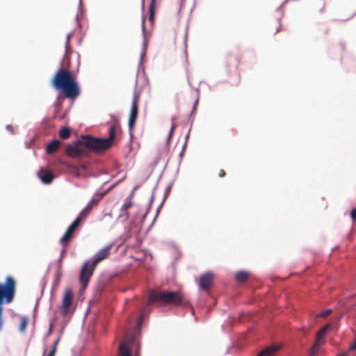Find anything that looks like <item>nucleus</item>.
I'll use <instances>...</instances> for the list:
<instances>
[{"mask_svg": "<svg viewBox=\"0 0 356 356\" xmlns=\"http://www.w3.org/2000/svg\"><path fill=\"white\" fill-rule=\"evenodd\" d=\"M108 134V138H95L89 135L83 136L81 140L67 145L65 149V154L72 158H79L86 154V149L97 153L105 152L113 143L115 136L114 126L110 127Z\"/></svg>", "mask_w": 356, "mask_h": 356, "instance_id": "f257e3e1", "label": "nucleus"}, {"mask_svg": "<svg viewBox=\"0 0 356 356\" xmlns=\"http://www.w3.org/2000/svg\"><path fill=\"white\" fill-rule=\"evenodd\" d=\"M51 83L55 89L62 92L65 98L74 100L80 95L76 76L68 69H59L53 76Z\"/></svg>", "mask_w": 356, "mask_h": 356, "instance_id": "f03ea898", "label": "nucleus"}, {"mask_svg": "<svg viewBox=\"0 0 356 356\" xmlns=\"http://www.w3.org/2000/svg\"><path fill=\"white\" fill-rule=\"evenodd\" d=\"M148 303L159 305H172L182 307H191L190 301L179 291H152L149 294Z\"/></svg>", "mask_w": 356, "mask_h": 356, "instance_id": "7ed1b4c3", "label": "nucleus"}, {"mask_svg": "<svg viewBox=\"0 0 356 356\" xmlns=\"http://www.w3.org/2000/svg\"><path fill=\"white\" fill-rule=\"evenodd\" d=\"M112 245H110L98 251L95 254L93 261L90 265L88 261L84 263L79 277V282L83 289L86 288L88 286L90 277L92 275L97 264L108 257Z\"/></svg>", "mask_w": 356, "mask_h": 356, "instance_id": "20e7f679", "label": "nucleus"}, {"mask_svg": "<svg viewBox=\"0 0 356 356\" xmlns=\"http://www.w3.org/2000/svg\"><path fill=\"white\" fill-rule=\"evenodd\" d=\"M74 298L73 290L71 288H67L65 290L64 295L63 296L61 305L60 307V315L65 317L73 313L74 309H72V302Z\"/></svg>", "mask_w": 356, "mask_h": 356, "instance_id": "39448f33", "label": "nucleus"}, {"mask_svg": "<svg viewBox=\"0 0 356 356\" xmlns=\"http://www.w3.org/2000/svg\"><path fill=\"white\" fill-rule=\"evenodd\" d=\"M332 327L330 323H327L316 334V339L311 348V354H316L320 348L325 343V333L328 329Z\"/></svg>", "mask_w": 356, "mask_h": 356, "instance_id": "423d86ee", "label": "nucleus"}, {"mask_svg": "<svg viewBox=\"0 0 356 356\" xmlns=\"http://www.w3.org/2000/svg\"><path fill=\"white\" fill-rule=\"evenodd\" d=\"M139 99V95L135 92L132 100L131 108L129 118V128L130 130L133 129L134 127L138 118Z\"/></svg>", "mask_w": 356, "mask_h": 356, "instance_id": "0eeeda50", "label": "nucleus"}, {"mask_svg": "<svg viewBox=\"0 0 356 356\" xmlns=\"http://www.w3.org/2000/svg\"><path fill=\"white\" fill-rule=\"evenodd\" d=\"M214 275L211 273H206L200 275L198 278V284L200 289L209 291L213 285Z\"/></svg>", "mask_w": 356, "mask_h": 356, "instance_id": "6e6552de", "label": "nucleus"}, {"mask_svg": "<svg viewBox=\"0 0 356 356\" xmlns=\"http://www.w3.org/2000/svg\"><path fill=\"white\" fill-rule=\"evenodd\" d=\"M79 219H75L67 229L63 236L60 239V243L63 246H65L68 241L72 238L76 229L79 226Z\"/></svg>", "mask_w": 356, "mask_h": 356, "instance_id": "1a4fd4ad", "label": "nucleus"}, {"mask_svg": "<svg viewBox=\"0 0 356 356\" xmlns=\"http://www.w3.org/2000/svg\"><path fill=\"white\" fill-rule=\"evenodd\" d=\"M134 196V192L132 191L129 196L126 198L124 203L121 207V214L120 216L124 217L125 219H128L129 218V213L128 212V209L133 206V198Z\"/></svg>", "mask_w": 356, "mask_h": 356, "instance_id": "9d476101", "label": "nucleus"}, {"mask_svg": "<svg viewBox=\"0 0 356 356\" xmlns=\"http://www.w3.org/2000/svg\"><path fill=\"white\" fill-rule=\"evenodd\" d=\"M134 339H126L120 343L119 347V356H131V345Z\"/></svg>", "mask_w": 356, "mask_h": 356, "instance_id": "9b49d317", "label": "nucleus"}, {"mask_svg": "<svg viewBox=\"0 0 356 356\" xmlns=\"http://www.w3.org/2000/svg\"><path fill=\"white\" fill-rule=\"evenodd\" d=\"M39 178L42 182L45 184H49L52 182L54 177L51 172L47 170L44 168H40L38 172Z\"/></svg>", "mask_w": 356, "mask_h": 356, "instance_id": "f8f14e48", "label": "nucleus"}, {"mask_svg": "<svg viewBox=\"0 0 356 356\" xmlns=\"http://www.w3.org/2000/svg\"><path fill=\"white\" fill-rule=\"evenodd\" d=\"M280 348L279 346L276 345L266 347L260 351L257 356H274Z\"/></svg>", "mask_w": 356, "mask_h": 356, "instance_id": "ddd939ff", "label": "nucleus"}, {"mask_svg": "<svg viewBox=\"0 0 356 356\" xmlns=\"http://www.w3.org/2000/svg\"><path fill=\"white\" fill-rule=\"evenodd\" d=\"M61 143L58 140H54L49 143L46 147V152L49 154H54L56 152L59 147L60 146Z\"/></svg>", "mask_w": 356, "mask_h": 356, "instance_id": "4468645a", "label": "nucleus"}, {"mask_svg": "<svg viewBox=\"0 0 356 356\" xmlns=\"http://www.w3.org/2000/svg\"><path fill=\"white\" fill-rule=\"evenodd\" d=\"M250 277V273L247 271L240 270L236 273L235 279L238 282H245Z\"/></svg>", "mask_w": 356, "mask_h": 356, "instance_id": "2eb2a0df", "label": "nucleus"}, {"mask_svg": "<svg viewBox=\"0 0 356 356\" xmlns=\"http://www.w3.org/2000/svg\"><path fill=\"white\" fill-rule=\"evenodd\" d=\"M70 130L67 127H62L59 131V136L63 139H67L70 136Z\"/></svg>", "mask_w": 356, "mask_h": 356, "instance_id": "dca6fc26", "label": "nucleus"}, {"mask_svg": "<svg viewBox=\"0 0 356 356\" xmlns=\"http://www.w3.org/2000/svg\"><path fill=\"white\" fill-rule=\"evenodd\" d=\"M60 339V337H58V339L54 341L53 347L51 348L49 353L47 355H45L46 350H44L43 356H54L56 354V352L57 350V346H58V343Z\"/></svg>", "mask_w": 356, "mask_h": 356, "instance_id": "f3484780", "label": "nucleus"}, {"mask_svg": "<svg viewBox=\"0 0 356 356\" xmlns=\"http://www.w3.org/2000/svg\"><path fill=\"white\" fill-rule=\"evenodd\" d=\"M90 211H88V210H86V208H84L81 212L79 214V216H77V218L76 219H79V222L81 223V221H83L85 220L88 216H89Z\"/></svg>", "mask_w": 356, "mask_h": 356, "instance_id": "a211bd4d", "label": "nucleus"}, {"mask_svg": "<svg viewBox=\"0 0 356 356\" xmlns=\"http://www.w3.org/2000/svg\"><path fill=\"white\" fill-rule=\"evenodd\" d=\"M155 9H156V3H150L149 5V20L151 22H153L154 19V15H155Z\"/></svg>", "mask_w": 356, "mask_h": 356, "instance_id": "6ab92c4d", "label": "nucleus"}, {"mask_svg": "<svg viewBox=\"0 0 356 356\" xmlns=\"http://www.w3.org/2000/svg\"><path fill=\"white\" fill-rule=\"evenodd\" d=\"M62 277V273L60 270H58L54 275V286L57 287L60 282V279Z\"/></svg>", "mask_w": 356, "mask_h": 356, "instance_id": "aec40b11", "label": "nucleus"}, {"mask_svg": "<svg viewBox=\"0 0 356 356\" xmlns=\"http://www.w3.org/2000/svg\"><path fill=\"white\" fill-rule=\"evenodd\" d=\"M28 324V320L26 317H22L20 321L19 330L20 332H24Z\"/></svg>", "mask_w": 356, "mask_h": 356, "instance_id": "412c9836", "label": "nucleus"}, {"mask_svg": "<svg viewBox=\"0 0 356 356\" xmlns=\"http://www.w3.org/2000/svg\"><path fill=\"white\" fill-rule=\"evenodd\" d=\"M98 201L95 199H92L85 207L88 211H91L92 208L97 204Z\"/></svg>", "mask_w": 356, "mask_h": 356, "instance_id": "4be33fe9", "label": "nucleus"}, {"mask_svg": "<svg viewBox=\"0 0 356 356\" xmlns=\"http://www.w3.org/2000/svg\"><path fill=\"white\" fill-rule=\"evenodd\" d=\"M331 313H332V310L331 309H326L325 311L321 312L320 314H318L317 315V317L325 318L326 316H327Z\"/></svg>", "mask_w": 356, "mask_h": 356, "instance_id": "5701e85b", "label": "nucleus"}, {"mask_svg": "<svg viewBox=\"0 0 356 356\" xmlns=\"http://www.w3.org/2000/svg\"><path fill=\"white\" fill-rule=\"evenodd\" d=\"M175 129V126L174 124L172 125L171 127V129L170 130V132H169V134H168V141H169L172 137V135L174 132V130Z\"/></svg>", "mask_w": 356, "mask_h": 356, "instance_id": "b1692460", "label": "nucleus"}, {"mask_svg": "<svg viewBox=\"0 0 356 356\" xmlns=\"http://www.w3.org/2000/svg\"><path fill=\"white\" fill-rule=\"evenodd\" d=\"M351 218L353 219V221H356V208L355 209H353L352 211H351Z\"/></svg>", "mask_w": 356, "mask_h": 356, "instance_id": "393cba45", "label": "nucleus"}, {"mask_svg": "<svg viewBox=\"0 0 356 356\" xmlns=\"http://www.w3.org/2000/svg\"><path fill=\"white\" fill-rule=\"evenodd\" d=\"M70 37H71V34H70V33L67 34V39H66V44H65L66 50H67V49L69 48V43H70Z\"/></svg>", "mask_w": 356, "mask_h": 356, "instance_id": "a878e982", "label": "nucleus"}, {"mask_svg": "<svg viewBox=\"0 0 356 356\" xmlns=\"http://www.w3.org/2000/svg\"><path fill=\"white\" fill-rule=\"evenodd\" d=\"M225 175H226L225 171L224 170L221 169L220 170V172H219V175H219L220 177H224L225 176Z\"/></svg>", "mask_w": 356, "mask_h": 356, "instance_id": "bb28decb", "label": "nucleus"}, {"mask_svg": "<svg viewBox=\"0 0 356 356\" xmlns=\"http://www.w3.org/2000/svg\"><path fill=\"white\" fill-rule=\"evenodd\" d=\"M134 356H140V345H138V348L135 352Z\"/></svg>", "mask_w": 356, "mask_h": 356, "instance_id": "cd10ccee", "label": "nucleus"}, {"mask_svg": "<svg viewBox=\"0 0 356 356\" xmlns=\"http://www.w3.org/2000/svg\"><path fill=\"white\" fill-rule=\"evenodd\" d=\"M66 246H67V245L65 246H63V248L61 251V257H63L65 255V254L66 253Z\"/></svg>", "mask_w": 356, "mask_h": 356, "instance_id": "c85d7f7f", "label": "nucleus"}, {"mask_svg": "<svg viewBox=\"0 0 356 356\" xmlns=\"http://www.w3.org/2000/svg\"><path fill=\"white\" fill-rule=\"evenodd\" d=\"M350 350H353L356 349V340L354 341V343L350 346Z\"/></svg>", "mask_w": 356, "mask_h": 356, "instance_id": "c756f323", "label": "nucleus"}, {"mask_svg": "<svg viewBox=\"0 0 356 356\" xmlns=\"http://www.w3.org/2000/svg\"><path fill=\"white\" fill-rule=\"evenodd\" d=\"M6 129L10 131L11 133H13V128L11 125H7Z\"/></svg>", "mask_w": 356, "mask_h": 356, "instance_id": "7c9ffc66", "label": "nucleus"}, {"mask_svg": "<svg viewBox=\"0 0 356 356\" xmlns=\"http://www.w3.org/2000/svg\"><path fill=\"white\" fill-rule=\"evenodd\" d=\"M145 8V0H142V9L143 10Z\"/></svg>", "mask_w": 356, "mask_h": 356, "instance_id": "2f4dec72", "label": "nucleus"}, {"mask_svg": "<svg viewBox=\"0 0 356 356\" xmlns=\"http://www.w3.org/2000/svg\"><path fill=\"white\" fill-rule=\"evenodd\" d=\"M188 136H189V133H188V134L186 135V142H185V145H184V146H186V145L187 139H188Z\"/></svg>", "mask_w": 356, "mask_h": 356, "instance_id": "473e14b6", "label": "nucleus"}, {"mask_svg": "<svg viewBox=\"0 0 356 356\" xmlns=\"http://www.w3.org/2000/svg\"><path fill=\"white\" fill-rule=\"evenodd\" d=\"M279 30H280V29H279V28H277V29L275 30L274 33H277V32L279 31Z\"/></svg>", "mask_w": 356, "mask_h": 356, "instance_id": "72a5a7b5", "label": "nucleus"}, {"mask_svg": "<svg viewBox=\"0 0 356 356\" xmlns=\"http://www.w3.org/2000/svg\"><path fill=\"white\" fill-rule=\"evenodd\" d=\"M339 356H346V354H341V355H340Z\"/></svg>", "mask_w": 356, "mask_h": 356, "instance_id": "f704fd0d", "label": "nucleus"}, {"mask_svg": "<svg viewBox=\"0 0 356 356\" xmlns=\"http://www.w3.org/2000/svg\"><path fill=\"white\" fill-rule=\"evenodd\" d=\"M155 1H156V0H152V1H151V3H156V2H155Z\"/></svg>", "mask_w": 356, "mask_h": 356, "instance_id": "c9c22d12", "label": "nucleus"}]
</instances>
